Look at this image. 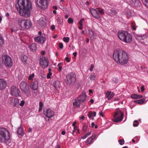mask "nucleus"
Listing matches in <instances>:
<instances>
[{
	"label": "nucleus",
	"mask_w": 148,
	"mask_h": 148,
	"mask_svg": "<svg viewBox=\"0 0 148 148\" xmlns=\"http://www.w3.org/2000/svg\"><path fill=\"white\" fill-rule=\"evenodd\" d=\"M67 84L72 85L76 81L75 75L73 73H71L66 76Z\"/></svg>",
	"instance_id": "9"
},
{
	"label": "nucleus",
	"mask_w": 148,
	"mask_h": 148,
	"mask_svg": "<svg viewBox=\"0 0 148 148\" xmlns=\"http://www.w3.org/2000/svg\"><path fill=\"white\" fill-rule=\"evenodd\" d=\"M25 102L24 100H22L20 104V105L21 106H23L25 103Z\"/></svg>",
	"instance_id": "47"
},
{
	"label": "nucleus",
	"mask_w": 148,
	"mask_h": 148,
	"mask_svg": "<svg viewBox=\"0 0 148 148\" xmlns=\"http://www.w3.org/2000/svg\"><path fill=\"white\" fill-rule=\"evenodd\" d=\"M113 58L117 63L121 65L127 64L128 56L127 53L123 50H115L113 54Z\"/></svg>",
	"instance_id": "2"
},
{
	"label": "nucleus",
	"mask_w": 148,
	"mask_h": 148,
	"mask_svg": "<svg viewBox=\"0 0 148 148\" xmlns=\"http://www.w3.org/2000/svg\"><path fill=\"white\" fill-rule=\"evenodd\" d=\"M65 60L67 61V62H69L70 61V60L69 58L67 57H66L65 58Z\"/></svg>",
	"instance_id": "52"
},
{
	"label": "nucleus",
	"mask_w": 148,
	"mask_h": 148,
	"mask_svg": "<svg viewBox=\"0 0 148 148\" xmlns=\"http://www.w3.org/2000/svg\"><path fill=\"white\" fill-rule=\"evenodd\" d=\"M119 142L120 145H123L124 143V140H121L120 139L119 140Z\"/></svg>",
	"instance_id": "43"
},
{
	"label": "nucleus",
	"mask_w": 148,
	"mask_h": 148,
	"mask_svg": "<svg viewBox=\"0 0 148 148\" xmlns=\"http://www.w3.org/2000/svg\"><path fill=\"white\" fill-rule=\"evenodd\" d=\"M133 125L134 127H136L138 125V122L137 120H135L133 123Z\"/></svg>",
	"instance_id": "39"
},
{
	"label": "nucleus",
	"mask_w": 148,
	"mask_h": 148,
	"mask_svg": "<svg viewBox=\"0 0 148 148\" xmlns=\"http://www.w3.org/2000/svg\"><path fill=\"white\" fill-rule=\"evenodd\" d=\"M53 85L55 89L58 90L60 89V82L58 81H54L53 83Z\"/></svg>",
	"instance_id": "26"
},
{
	"label": "nucleus",
	"mask_w": 148,
	"mask_h": 148,
	"mask_svg": "<svg viewBox=\"0 0 148 148\" xmlns=\"http://www.w3.org/2000/svg\"><path fill=\"white\" fill-rule=\"evenodd\" d=\"M96 77V75L94 73H91L90 76V79L91 80H94L95 79V78Z\"/></svg>",
	"instance_id": "31"
},
{
	"label": "nucleus",
	"mask_w": 148,
	"mask_h": 148,
	"mask_svg": "<svg viewBox=\"0 0 148 148\" xmlns=\"http://www.w3.org/2000/svg\"><path fill=\"white\" fill-rule=\"evenodd\" d=\"M99 114L100 115V116H101L102 117L103 116V113L102 112V111H101V112L99 113Z\"/></svg>",
	"instance_id": "55"
},
{
	"label": "nucleus",
	"mask_w": 148,
	"mask_h": 148,
	"mask_svg": "<svg viewBox=\"0 0 148 148\" xmlns=\"http://www.w3.org/2000/svg\"><path fill=\"white\" fill-rule=\"evenodd\" d=\"M90 101L92 103H93L94 102V100L92 99H91L90 100Z\"/></svg>",
	"instance_id": "64"
},
{
	"label": "nucleus",
	"mask_w": 148,
	"mask_h": 148,
	"mask_svg": "<svg viewBox=\"0 0 148 148\" xmlns=\"http://www.w3.org/2000/svg\"><path fill=\"white\" fill-rule=\"evenodd\" d=\"M114 95V94L111 92L107 91L106 92V97L108 99H110Z\"/></svg>",
	"instance_id": "27"
},
{
	"label": "nucleus",
	"mask_w": 148,
	"mask_h": 148,
	"mask_svg": "<svg viewBox=\"0 0 148 148\" xmlns=\"http://www.w3.org/2000/svg\"><path fill=\"white\" fill-rule=\"evenodd\" d=\"M16 7L19 14L25 17L30 15V11L32 9L31 2L28 0H18Z\"/></svg>",
	"instance_id": "1"
},
{
	"label": "nucleus",
	"mask_w": 148,
	"mask_h": 148,
	"mask_svg": "<svg viewBox=\"0 0 148 148\" xmlns=\"http://www.w3.org/2000/svg\"><path fill=\"white\" fill-rule=\"evenodd\" d=\"M138 95L136 94H133L131 95V98L133 99H137Z\"/></svg>",
	"instance_id": "38"
},
{
	"label": "nucleus",
	"mask_w": 148,
	"mask_h": 148,
	"mask_svg": "<svg viewBox=\"0 0 148 148\" xmlns=\"http://www.w3.org/2000/svg\"><path fill=\"white\" fill-rule=\"evenodd\" d=\"M98 11L95 9H92L90 10V12L92 15L96 18H99L100 17V15L98 12Z\"/></svg>",
	"instance_id": "16"
},
{
	"label": "nucleus",
	"mask_w": 148,
	"mask_h": 148,
	"mask_svg": "<svg viewBox=\"0 0 148 148\" xmlns=\"http://www.w3.org/2000/svg\"><path fill=\"white\" fill-rule=\"evenodd\" d=\"M12 102L14 106L17 107L19 106V102L18 99L13 98L12 99Z\"/></svg>",
	"instance_id": "25"
},
{
	"label": "nucleus",
	"mask_w": 148,
	"mask_h": 148,
	"mask_svg": "<svg viewBox=\"0 0 148 148\" xmlns=\"http://www.w3.org/2000/svg\"><path fill=\"white\" fill-rule=\"evenodd\" d=\"M7 83L3 79H0V90L4 89L7 86Z\"/></svg>",
	"instance_id": "20"
},
{
	"label": "nucleus",
	"mask_w": 148,
	"mask_h": 148,
	"mask_svg": "<svg viewBox=\"0 0 148 148\" xmlns=\"http://www.w3.org/2000/svg\"><path fill=\"white\" fill-rule=\"evenodd\" d=\"M65 131H63L62 132V134L63 135H64L65 134Z\"/></svg>",
	"instance_id": "63"
},
{
	"label": "nucleus",
	"mask_w": 148,
	"mask_h": 148,
	"mask_svg": "<svg viewBox=\"0 0 148 148\" xmlns=\"http://www.w3.org/2000/svg\"><path fill=\"white\" fill-rule=\"evenodd\" d=\"M9 132L5 128L0 127V142L6 143L10 139Z\"/></svg>",
	"instance_id": "3"
},
{
	"label": "nucleus",
	"mask_w": 148,
	"mask_h": 148,
	"mask_svg": "<svg viewBox=\"0 0 148 148\" xmlns=\"http://www.w3.org/2000/svg\"><path fill=\"white\" fill-rule=\"evenodd\" d=\"M30 49L32 51H35L37 49L36 45L35 43H33L29 47Z\"/></svg>",
	"instance_id": "29"
},
{
	"label": "nucleus",
	"mask_w": 148,
	"mask_h": 148,
	"mask_svg": "<svg viewBox=\"0 0 148 148\" xmlns=\"http://www.w3.org/2000/svg\"><path fill=\"white\" fill-rule=\"evenodd\" d=\"M6 17H8L10 16V14L9 13H7L5 14Z\"/></svg>",
	"instance_id": "61"
},
{
	"label": "nucleus",
	"mask_w": 148,
	"mask_h": 148,
	"mask_svg": "<svg viewBox=\"0 0 148 148\" xmlns=\"http://www.w3.org/2000/svg\"><path fill=\"white\" fill-rule=\"evenodd\" d=\"M143 1L144 5L148 8V0H143Z\"/></svg>",
	"instance_id": "37"
},
{
	"label": "nucleus",
	"mask_w": 148,
	"mask_h": 148,
	"mask_svg": "<svg viewBox=\"0 0 148 148\" xmlns=\"http://www.w3.org/2000/svg\"><path fill=\"white\" fill-rule=\"evenodd\" d=\"M43 106V103L42 102H40L39 103V107H42Z\"/></svg>",
	"instance_id": "57"
},
{
	"label": "nucleus",
	"mask_w": 148,
	"mask_h": 148,
	"mask_svg": "<svg viewBox=\"0 0 148 148\" xmlns=\"http://www.w3.org/2000/svg\"><path fill=\"white\" fill-rule=\"evenodd\" d=\"M2 61L3 63L7 67H11L12 65V59L8 56L7 55H4L2 57Z\"/></svg>",
	"instance_id": "8"
},
{
	"label": "nucleus",
	"mask_w": 148,
	"mask_h": 148,
	"mask_svg": "<svg viewBox=\"0 0 148 148\" xmlns=\"http://www.w3.org/2000/svg\"><path fill=\"white\" fill-rule=\"evenodd\" d=\"M32 128H29V129L28 132H32Z\"/></svg>",
	"instance_id": "62"
},
{
	"label": "nucleus",
	"mask_w": 148,
	"mask_h": 148,
	"mask_svg": "<svg viewBox=\"0 0 148 148\" xmlns=\"http://www.w3.org/2000/svg\"><path fill=\"white\" fill-rule=\"evenodd\" d=\"M97 11L102 15H104L105 14L104 10L99 8H97Z\"/></svg>",
	"instance_id": "34"
},
{
	"label": "nucleus",
	"mask_w": 148,
	"mask_h": 148,
	"mask_svg": "<svg viewBox=\"0 0 148 148\" xmlns=\"http://www.w3.org/2000/svg\"><path fill=\"white\" fill-rule=\"evenodd\" d=\"M46 19L43 17L41 18L38 21V23L40 26H42L44 25L45 23Z\"/></svg>",
	"instance_id": "22"
},
{
	"label": "nucleus",
	"mask_w": 148,
	"mask_h": 148,
	"mask_svg": "<svg viewBox=\"0 0 148 148\" xmlns=\"http://www.w3.org/2000/svg\"><path fill=\"white\" fill-rule=\"evenodd\" d=\"M20 92L18 88L15 86H12L11 88L10 92L12 96L16 97L19 96Z\"/></svg>",
	"instance_id": "10"
},
{
	"label": "nucleus",
	"mask_w": 148,
	"mask_h": 148,
	"mask_svg": "<svg viewBox=\"0 0 148 148\" xmlns=\"http://www.w3.org/2000/svg\"><path fill=\"white\" fill-rule=\"evenodd\" d=\"M132 35L127 32L123 42L127 43H130L132 41Z\"/></svg>",
	"instance_id": "17"
},
{
	"label": "nucleus",
	"mask_w": 148,
	"mask_h": 148,
	"mask_svg": "<svg viewBox=\"0 0 148 148\" xmlns=\"http://www.w3.org/2000/svg\"><path fill=\"white\" fill-rule=\"evenodd\" d=\"M21 58L22 62L25 64H26L28 59L27 56L23 55L21 56Z\"/></svg>",
	"instance_id": "28"
},
{
	"label": "nucleus",
	"mask_w": 148,
	"mask_h": 148,
	"mask_svg": "<svg viewBox=\"0 0 148 148\" xmlns=\"http://www.w3.org/2000/svg\"><path fill=\"white\" fill-rule=\"evenodd\" d=\"M73 55L74 56H76L77 55V53L76 52H74L73 53Z\"/></svg>",
	"instance_id": "60"
},
{
	"label": "nucleus",
	"mask_w": 148,
	"mask_h": 148,
	"mask_svg": "<svg viewBox=\"0 0 148 148\" xmlns=\"http://www.w3.org/2000/svg\"><path fill=\"white\" fill-rule=\"evenodd\" d=\"M36 3L38 6L43 9H46L47 7V3L44 0H36Z\"/></svg>",
	"instance_id": "12"
},
{
	"label": "nucleus",
	"mask_w": 148,
	"mask_h": 148,
	"mask_svg": "<svg viewBox=\"0 0 148 148\" xmlns=\"http://www.w3.org/2000/svg\"><path fill=\"white\" fill-rule=\"evenodd\" d=\"M34 76V73H33L31 75H29V76L28 77V79L29 80H31L33 78Z\"/></svg>",
	"instance_id": "40"
},
{
	"label": "nucleus",
	"mask_w": 148,
	"mask_h": 148,
	"mask_svg": "<svg viewBox=\"0 0 148 148\" xmlns=\"http://www.w3.org/2000/svg\"><path fill=\"white\" fill-rule=\"evenodd\" d=\"M96 112H94L93 113L92 112L90 111L88 112V116L90 119L91 118L93 120L94 119V117L96 116Z\"/></svg>",
	"instance_id": "21"
},
{
	"label": "nucleus",
	"mask_w": 148,
	"mask_h": 148,
	"mask_svg": "<svg viewBox=\"0 0 148 148\" xmlns=\"http://www.w3.org/2000/svg\"><path fill=\"white\" fill-rule=\"evenodd\" d=\"M94 66L92 64H91L90 68L89 69V70L91 72L93 71V69L94 68Z\"/></svg>",
	"instance_id": "49"
},
{
	"label": "nucleus",
	"mask_w": 148,
	"mask_h": 148,
	"mask_svg": "<svg viewBox=\"0 0 148 148\" xmlns=\"http://www.w3.org/2000/svg\"><path fill=\"white\" fill-rule=\"evenodd\" d=\"M44 114L48 118H50L54 115L55 114L53 111L50 109H47L43 111Z\"/></svg>",
	"instance_id": "13"
},
{
	"label": "nucleus",
	"mask_w": 148,
	"mask_h": 148,
	"mask_svg": "<svg viewBox=\"0 0 148 148\" xmlns=\"http://www.w3.org/2000/svg\"><path fill=\"white\" fill-rule=\"evenodd\" d=\"M87 126L84 125L83 127V130L84 132H85L87 129Z\"/></svg>",
	"instance_id": "48"
},
{
	"label": "nucleus",
	"mask_w": 148,
	"mask_h": 148,
	"mask_svg": "<svg viewBox=\"0 0 148 148\" xmlns=\"http://www.w3.org/2000/svg\"><path fill=\"white\" fill-rule=\"evenodd\" d=\"M31 88L34 90H37L38 87V82L37 80H35L34 81L31 83L30 85Z\"/></svg>",
	"instance_id": "19"
},
{
	"label": "nucleus",
	"mask_w": 148,
	"mask_h": 148,
	"mask_svg": "<svg viewBox=\"0 0 148 148\" xmlns=\"http://www.w3.org/2000/svg\"><path fill=\"white\" fill-rule=\"evenodd\" d=\"M58 71L59 72H60L61 71L62 69V67L61 66H60L58 68Z\"/></svg>",
	"instance_id": "58"
},
{
	"label": "nucleus",
	"mask_w": 148,
	"mask_h": 148,
	"mask_svg": "<svg viewBox=\"0 0 148 148\" xmlns=\"http://www.w3.org/2000/svg\"><path fill=\"white\" fill-rule=\"evenodd\" d=\"M20 86L21 90L23 93L27 95L30 94V89L29 86L26 82H21Z\"/></svg>",
	"instance_id": "7"
},
{
	"label": "nucleus",
	"mask_w": 148,
	"mask_h": 148,
	"mask_svg": "<svg viewBox=\"0 0 148 148\" xmlns=\"http://www.w3.org/2000/svg\"><path fill=\"white\" fill-rule=\"evenodd\" d=\"M45 120L47 122H48L49 123V122H50V118H48L47 119L46 118V119H45Z\"/></svg>",
	"instance_id": "56"
},
{
	"label": "nucleus",
	"mask_w": 148,
	"mask_h": 148,
	"mask_svg": "<svg viewBox=\"0 0 148 148\" xmlns=\"http://www.w3.org/2000/svg\"><path fill=\"white\" fill-rule=\"evenodd\" d=\"M88 31L89 36L91 38L95 39L96 36L94 32L90 29H88Z\"/></svg>",
	"instance_id": "23"
},
{
	"label": "nucleus",
	"mask_w": 148,
	"mask_h": 148,
	"mask_svg": "<svg viewBox=\"0 0 148 148\" xmlns=\"http://www.w3.org/2000/svg\"><path fill=\"white\" fill-rule=\"evenodd\" d=\"M73 20L71 18H69L68 19V22L70 24H72L73 23Z\"/></svg>",
	"instance_id": "42"
},
{
	"label": "nucleus",
	"mask_w": 148,
	"mask_h": 148,
	"mask_svg": "<svg viewBox=\"0 0 148 148\" xmlns=\"http://www.w3.org/2000/svg\"><path fill=\"white\" fill-rule=\"evenodd\" d=\"M127 2L130 5L136 7L138 6L139 3L138 0H127Z\"/></svg>",
	"instance_id": "18"
},
{
	"label": "nucleus",
	"mask_w": 148,
	"mask_h": 148,
	"mask_svg": "<svg viewBox=\"0 0 148 148\" xmlns=\"http://www.w3.org/2000/svg\"><path fill=\"white\" fill-rule=\"evenodd\" d=\"M76 123V122H75V121L73 123V126H74V128H75V127H76V126H75V125Z\"/></svg>",
	"instance_id": "59"
},
{
	"label": "nucleus",
	"mask_w": 148,
	"mask_h": 148,
	"mask_svg": "<svg viewBox=\"0 0 148 148\" xmlns=\"http://www.w3.org/2000/svg\"><path fill=\"white\" fill-rule=\"evenodd\" d=\"M84 20V18H82L79 21V23L80 26H82L83 25L82 22Z\"/></svg>",
	"instance_id": "44"
},
{
	"label": "nucleus",
	"mask_w": 148,
	"mask_h": 148,
	"mask_svg": "<svg viewBox=\"0 0 148 148\" xmlns=\"http://www.w3.org/2000/svg\"><path fill=\"white\" fill-rule=\"evenodd\" d=\"M3 43V37L0 35V46L1 47Z\"/></svg>",
	"instance_id": "35"
},
{
	"label": "nucleus",
	"mask_w": 148,
	"mask_h": 148,
	"mask_svg": "<svg viewBox=\"0 0 148 148\" xmlns=\"http://www.w3.org/2000/svg\"><path fill=\"white\" fill-rule=\"evenodd\" d=\"M132 27L133 30H136V27L134 23L132 22Z\"/></svg>",
	"instance_id": "41"
},
{
	"label": "nucleus",
	"mask_w": 148,
	"mask_h": 148,
	"mask_svg": "<svg viewBox=\"0 0 148 148\" xmlns=\"http://www.w3.org/2000/svg\"><path fill=\"white\" fill-rule=\"evenodd\" d=\"M127 33V32L125 31L119 32L118 33L119 38L120 40L123 42Z\"/></svg>",
	"instance_id": "14"
},
{
	"label": "nucleus",
	"mask_w": 148,
	"mask_h": 148,
	"mask_svg": "<svg viewBox=\"0 0 148 148\" xmlns=\"http://www.w3.org/2000/svg\"><path fill=\"white\" fill-rule=\"evenodd\" d=\"M17 132L18 134L22 136L23 135V129L21 125L20 127L18 128Z\"/></svg>",
	"instance_id": "24"
},
{
	"label": "nucleus",
	"mask_w": 148,
	"mask_h": 148,
	"mask_svg": "<svg viewBox=\"0 0 148 148\" xmlns=\"http://www.w3.org/2000/svg\"><path fill=\"white\" fill-rule=\"evenodd\" d=\"M52 75V73L51 72H49L47 75V78L48 79H49L51 77V76Z\"/></svg>",
	"instance_id": "45"
},
{
	"label": "nucleus",
	"mask_w": 148,
	"mask_h": 148,
	"mask_svg": "<svg viewBox=\"0 0 148 148\" xmlns=\"http://www.w3.org/2000/svg\"><path fill=\"white\" fill-rule=\"evenodd\" d=\"M95 136H96L95 134L94 133L92 134V136L91 137H90L91 138V139H92V140H93V139H94V138H95Z\"/></svg>",
	"instance_id": "50"
},
{
	"label": "nucleus",
	"mask_w": 148,
	"mask_h": 148,
	"mask_svg": "<svg viewBox=\"0 0 148 148\" xmlns=\"http://www.w3.org/2000/svg\"><path fill=\"white\" fill-rule=\"evenodd\" d=\"M92 141L93 140H92V139H91V138L89 137L87 139L86 142V143L87 145L89 144L92 142Z\"/></svg>",
	"instance_id": "32"
},
{
	"label": "nucleus",
	"mask_w": 148,
	"mask_h": 148,
	"mask_svg": "<svg viewBox=\"0 0 148 148\" xmlns=\"http://www.w3.org/2000/svg\"><path fill=\"white\" fill-rule=\"evenodd\" d=\"M137 99H139L142 98L143 97V96L142 95H138V96H137Z\"/></svg>",
	"instance_id": "53"
},
{
	"label": "nucleus",
	"mask_w": 148,
	"mask_h": 148,
	"mask_svg": "<svg viewBox=\"0 0 148 148\" xmlns=\"http://www.w3.org/2000/svg\"><path fill=\"white\" fill-rule=\"evenodd\" d=\"M123 116L124 114L123 112L120 110H118L115 112L114 119L112 120L115 122H120L123 120Z\"/></svg>",
	"instance_id": "6"
},
{
	"label": "nucleus",
	"mask_w": 148,
	"mask_h": 148,
	"mask_svg": "<svg viewBox=\"0 0 148 148\" xmlns=\"http://www.w3.org/2000/svg\"><path fill=\"white\" fill-rule=\"evenodd\" d=\"M60 48L62 49L63 48V44L61 42H60L59 44Z\"/></svg>",
	"instance_id": "46"
},
{
	"label": "nucleus",
	"mask_w": 148,
	"mask_h": 148,
	"mask_svg": "<svg viewBox=\"0 0 148 148\" xmlns=\"http://www.w3.org/2000/svg\"><path fill=\"white\" fill-rule=\"evenodd\" d=\"M18 22L19 24L21 27L29 29L31 27L32 23L29 20H25L23 18H20Z\"/></svg>",
	"instance_id": "5"
},
{
	"label": "nucleus",
	"mask_w": 148,
	"mask_h": 148,
	"mask_svg": "<svg viewBox=\"0 0 148 148\" xmlns=\"http://www.w3.org/2000/svg\"><path fill=\"white\" fill-rule=\"evenodd\" d=\"M35 40L39 44H43L46 41L45 37L41 36H38L34 38Z\"/></svg>",
	"instance_id": "15"
},
{
	"label": "nucleus",
	"mask_w": 148,
	"mask_h": 148,
	"mask_svg": "<svg viewBox=\"0 0 148 148\" xmlns=\"http://www.w3.org/2000/svg\"><path fill=\"white\" fill-rule=\"evenodd\" d=\"M55 26L54 25H51V29L52 30H54L55 29Z\"/></svg>",
	"instance_id": "54"
},
{
	"label": "nucleus",
	"mask_w": 148,
	"mask_h": 148,
	"mask_svg": "<svg viewBox=\"0 0 148 148\" xmlns=\"http://www.w3.org/2000/svg\"><path fill=\"white\" fill-rule=\"evenodd\" d=\"M145 99L144 98H142L140 99L134 100V102L137 103L142 104L145 102Z\"/></svg>",
	"instance_id": "30"
},
{
	"label": "nucleus",
	"mask_w": 148,
	"mask_h": 148,
	"mask_svg": "<svg viewBox=\"0 0 148 148\" xmlns=\"http://www.w3.org/2000/svg\"><path fill=\"white\" fill-rule=\"evenodd\" d=\"M145 89L144 88V85H143L141 87V90L142 92H143L144 91Z\"/></svg>",
	"instance_id": "51"
},
{
	"label": "nucleus",
	"mask_w": 148,
	"mask_h": 148,
	"mask_svg": "<svg viewBox=\"0 0 148 148\" xmlns=\"http://www.w3.org/2000/svg\"><path fill=\"white\" fill-rule=\"evenodd\" d=\"M110 13L111 16H113L116 14H117V12L115 10L112 9L110 10Z\"/></svg>",
	"instance_id": "33"
},
{
	"label": "nucleus",
	"mask_w": 148,
	"mask_h": 148,
	"mask_svg": "<svg viewBox=\"0 0 148 148\" xmlns=\"http://www.w3.org/2000/svg\"><path fill=\"white\" fill-rule=\"evenodd\" d=\"M86 97V92H82L81 95L77 97V99H74V101L73 103V105L80 107V104L85 101Z\"/></svg>",
	"instance_id": "4"
},
{
	"label": "nucleus",
	"mask_w": 148,
	"mask_h": 148,
	"mask_svg": "<svg viewBox=\"0 0 148 148\" xmlns=\"http://www.w3.org/2000/svg\"><path fill=\"white\" fill-rule=\"evenodd\" d=\"M70 38L69 37H64L63 38V40L64 41L68 43L69 40Z\"/></svg>",
	"instance_id": "36"
},
{
	"label": "nucleus",
	"mask_w": 148,
	"mask_h": 148,
	"mask_svg": "<svg viewBox=\"0 0 148 148\" xmlns=\"http://www.w3.org/2000/svg\"><path fill=\"white\" fill-rule=\"evenodd\" d=\"M40 64L42 67L44 68L48 66L49 62L47 58L42 57L40 59Z\"/></svg>",
	"instance_id": "11"
}]
</instances>
